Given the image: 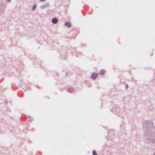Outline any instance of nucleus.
<instances>
[{"instance_id": "10", "label": "nucleus", "mask_w": 155, "mask_h": 155, "mask_svg": "<svg viewBox=\"0 0 155 155\" xmlns=\"http://www.w3.org/2000/svg\"><path fill=\"white\" fill-rule=\"evenodd\" d=\"M92 154L93 155H97V153L95 150H93Z\"/></svg>"}, {"instance_id": "4", "label": "nucleus", "mask_w": 155, "mask_h": 155, "mask_svg": "<svg viewBox=\"0 0 155 155\" xmlns=\"http://www.w3.org/2000/svg\"><path fill=\"white\" fill-rule=\"evenodd\" d=\"M49 6V3L48 2H46L43 5L41 6L40 8L41 9H44L45 8H48Z\"/></svg>"}, {"instance_id": "15", "label": "nucleus", "mask_w": 155, "mask_h": 155, "mask_svg": "<svg viewBox=\"0 0 155 155\" xmlns=\"http://www.w3.org/2000/svg\"><path fill=\"white\" fill-rule=\"evenodd\" d=\"M116 111H117V110H119V109H118V108H116Z\"/></svg>"}, {"instance_id": "11", "label": "nucleus", "mask_w": 155, "mask_h": 155, "mask_svg": "<svg viewBox=\"0 0 155 155\" xmlns=\"http://www.w3.org/2000/svg\"><path fill=\"white\" fill-rule=\"evenodd\" d=\"M128 85L127 84H126L125 86V89L127 90L128 88Z\"/></svg>"}, {"instance_id": "13", "label": "nucleus", "mask_w": 155, "mask_h": 155, "mask_svg": "<svg viewBox=\"0 0 155 155\" xmlns=\"http://www.w3.org/2000/svg\"><path fill=\"white\" fill-rule=\"evenodd\" d=\"M46 0H40V1L41 2H44L46 1Z\"/></svg>"}, {"instance_id": "16", "label": "nucleus", "mask_w": 155, "mask_h": 155, "mask_svg": "<svg viewBox=\"0 0 155 155\" xmlns=\"http://www.w3.org/2000/svg\"><path fill=\"white\" fill-rule=\"evenodd\" d=\"M114 111V109H112V110H111V111Z\"/></svg>"}, {"instance_id": "3", "label": "nucleus", "mask_w": 155, "mask_h": 155, "mask_svg": "<svg viewBox=\"0 0 155 155\" xmlns=\"http://www.w3.org/2000/svg\"><path fill=\"white\" fill-rule=\"evenodd\" d=\"M98 74L97 73H93L91 76V78L95 80L98 76Z\"/></svg>"}, {"instance_id": "12", "label": "nucleus", "mask_w": 155, "mask_h": 155, "mask_svg": "<svg viewBox=\"0 0 155 155\" xmlns=\"http://www.w3.org/2000/svg\"><path fill=\"white\" fill-rule=\"evenodd\" d=\"M5 0L8 2H9L11 1V0Z\"/></svg>"}, {"instance_id": "6", "label": "nucleus", "mask_w": 155, "mask_h": 155, "mask_svg": "<svg viewBox=\"0 0 155 155\" xmlns=\"http://www.w3.org/2000/svg\"><path fill=\"white\" fill-rule=\"evenodd\" d=\"M65 25L68 28H70L71 27V24L70 22L67 21L65 23Z\"/></svg>"}, {"instance_id": "18", "label": "nucleus", "mask_w": 155, "mask_h": 155, "mask_svg": "<svg viewBox=\"0 0 155 155\" xmlns=\"http://www.w3.org/2000/svg\"><path fill=\"white\" fill-rule=\"evenodd\" d=\"M154 155H155V152H154Z\"/></svg>"}, {"instance_id": "17", "label": "nucleus", "mask_w": 155, "mask_h": 155, "mask_svg": "<svg viewBox=\"0 0 155 155\" xmlns=\"http://www.w3.org/2000/svg\"><path fill=\"white\" fill-rule=\"evenodd\" d=\"M5 102H6V103H7V101H5Z\"/></svg>"}, {"instance_id": "14", "label": "nucleus", "mask_w": 155, "mask_h": 155, "mask_svg": "<svg viewBox=\"0 0 155 155\" xmlns=\"http://www.w3.org/2000/svg\"><path fill=\"white\" fill-rule=\"evenodd\" d=\"M68 72H66V75H68Z\"/></svg>"}, {"instance_id": "5", "label": "nucleus", "mask_w": 155, "mask_h": 155, "mask_svg": "<svg viewBox=\"0 0 155 155\" xmlns=\"http://www.w3.org/2000/svg\"><path fill=\"white\" fill-rule=\"evenodd\" d=\"M51 21L53 24H56L58 22V20L57 18H54L52 19Z\"/></svg>"}, {"instance_id": "8", "label": "nucleus", "mask_w": 155, "mask_h": 155, "mask_svg": "<svg viewBox=\"0 0 155 155\" xmlns=\"http://www.w3.org/2000/svg\"><path fill=\"white\" fill-rule=\"evenodd\" d=\"M105 73V71L104 70H102L100 72V74L101 75H103Z\"/></svg>"}, {"instance_id": "7", "label": "nucleus", "mask_w": 155, "mask_h": 155, "mask_svg": "<svg viewBox=\"0 0 155 155\" xmlns=\"http://www.w3.org/2000/svg\"><path fill=\"white\" fill-rule=\"evenodd\" d=\"M70 93H72L73 91V88L72 87L69 88L67 90Z\"/></svg>"}, {"instance_id": "2", "label": "nucleus", "mask_w": 155, "mask_h": 155, "mask_svg": "<svg viewBox=\"0 0 155 155\" xmlns=\"http://www.w3.org/2000/svg\"><path fill=\"white\" fill-rule=\"evenodd\" d=\"M5 4L2 0L0 1V12H3L5 9Z\"/></svg>"}, {"instance_id": "1", "label": "nucleus", "mask_w": 155, "mask_h": 155, "mask_svg": "<svg viewBox=\"0 0 155 155\" xmlns=\"http://www.w3.org/2000/svg\"><path fill=\"white\" fill-rule=\"evenodd\" d=\"M152 122L150 121L145 120L143 123V129L145 130L146 133L144 134L146 141L148 143H153L155 142V132H153V130L155 129L153 127Z\"/></svg>"}, {"instance_id": "9", "label": "nucleus", "mask_w": 155, "mask_h": 155, "mask_svg": "<svg viewBox=\"0 0 155 155\" xmlns=\"http://www.w3.org/2000/svg\"><path fill=\"white\" fill-rule=\"evenodd\" d=\"M36 4H35L33 5L32 8V10L33 11H34V10H35L36 9Z\"/></svg>"}]
</instances>
